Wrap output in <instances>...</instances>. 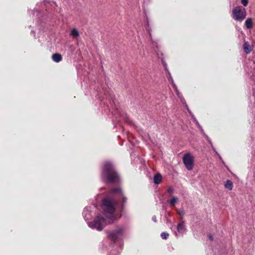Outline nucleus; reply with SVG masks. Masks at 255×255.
<instances>
[{"label":"nucleus","instance_id":"nucleus-1","mask_svg":"<svg viewBox=\"0 0 255 255\" xmlns=\"http://www.w3.org/2000/svg\"><path fill=\"white\" fill-rule=\"evenodd\" d=\"M110 193L113 197H105L102 200V208L104 211L105 218L101 215L97 216L93 222H88V225L90 228L101 231L104 229L106 225L112 224L116 220L114 212L116 204L114 196L116 194L119 197L123 198V204L127 202V198L124 196L121 189L115 188L112 189Z\"/></svg>","mask_w":255,"mask_h":255},{"label":"nucleus","instance_id":"nucleus-2","mask_svg":"<svg viewBox=\"0 0 255 255\" xmlns=\"http://www.w3.org/2000/svg\"><path fill=\"white\" fill-rule=\"evenodd\" d=\"M102 179L103 181L109 183H114L118 181L119 176L113 165L107 163L105 164L102 172Z\"/></svg>","mask_w":255,"mask_h":255},{"label":"nucleus","instance_id":"nucleus-3","mask_svg":"<svg viewBox=\"0 0 255 255\" xmlns=\"http://www.w3.org/2000/svg\"><path fill=\"white\" fill-rule=\"evenodd\" d=\"M232 15L234 19L241 22L246 18L247 11L245 8L237 6L233 9Z\"/></svg>","mask_w":255,"mask_h":255},{"label":"nucleus","instance_id":"nucleus-4","mask_svg":"<svg viewBox=\"0 0 255 255\" xmlns=\"http://www.w3.org/2000/svg\"><path fill=\"white\" fill-rule=\"evenodd\" d=\"M123 231L121 228L118 229L115 231L111 232L110 235V238L113 241H116L122 234Z\"/></svg>","mask_w":255,"mask_h":255},{"label":"nucleus","instance_id":"nucleus-5","mask_svg":"<svg viewBox=\"0 0 255 255\" xmlns=\"http://www.w3.org/2000/svg\"><path fill=\"white\" fill-rule=\"evenodd\" d=\"M253 49V45L250 44L248 42L245 41L243 45V49L244 52L247 54H250Z\"/></svg>","mask_w":255,"mask_h":255},{"label":"nucleus","instance_id":"nucleus-6","mask_svg":"<svg viewBox=\"0 0 255 255\" xmlns=\"http://www.w3.org/2000/svg\"><path fill=\"white\" fill-rule=\"evenodd\" d=\"M185 166L188 170H191L193 169L194 165V160H183Z\"/></svg>","mask_w":255,"mask_h":255},{"label":"nucleus","instance_id":"nucleus-7","mask_svg":"<svg viewBox=\"0 0 255 255\" xmlns=\"http://www.w3.org/2000/svg\"><path fill=\"white\" fill-rule=\"evenodd\" d=\"M162 175L160 173H157L153 177V182L155 184H159L162 181Z\"/></svg>","mask_w":255,"mask_h":255},{"label":"nucleus","instance_id":"nucleus-8","mask_svg":"<svg viewBox=\"0 0 255 255\" xmlns=\"http://www.w3.org/2000/svg\"><path fill=\"white\" fill-rule=\"evenodd\" d=\"M245 24L247 29H252L253 27V19L252 18H247L245 22Z\"/></svg>","mask_w":255,"mask_h":255},{"label":"nucleus","instance_id":"nucleus-9","mask_svg":"<svg viewBox=\"0 0 255 255\" xmlns=\"http://www.w3.org/2000/svg\"><path fill=\"white\" fill-rule=\"evenodd\" d=\"M177 231L180 234H183L185 232V227L183 222H181L178 225Z\"/></svg>","mask_w":255,"mask_h":255},{"label":"nucleus","instance_id":"nucleus-10","mask_svg":"<svg viewBox=\"0 0 255 255\" xmlns=\"http://www.w3.org/2000/svg\"><path fill=\"white\" fill-rule=\"evenodd\" d=\"M52 60L55 62H59L62 60V56L59 53L54 54L52 56Z\"/></svg>","mask_w":255,"mask_h":255},{"label":"nucleus","instance_id":"nucleus-11","mask_svg":"<svg viewBox=\"0 0 255 255\" xmlns=\"http://www.w3.org/2000/svg\"><path fill=\"white\" fill-rule=\"evenodd\" d=\"M225 187L229 190H232L233 187V182L230 180H227L225 184Z\"/></svg>","mask_w":255,"mask_h":255},{"label":"nucleus","instance_id":"nucleus-12","mask_svg":"<svg viewBox=\"0 0 255 255\" xmlns=\"http://www.w3.org/2000/svg\"><path fill=\"white\" fill-rule=\"evenodd\" d=\"M178 201V199L177 197L173 196L172 198L169 200L168 202L170 204V205L174 206L176 203Z\"/></svg>","mask_w":255,"mask_h":255},{"label":"nucleus","instance_id":"nucleus-13","mask_svg":"<svg viewBox=\"0 0 255 255\" xmlns=\"http://www.w3.org/2000/svg\"><path fill=\"white\" fill-rule=\"evenodd\" d=\"M89 207H86L84 209L83 213V215L85 218V220H88L89 217L88 215L90 214Z\"/></svg>","mask_w":255,"mask_h":255},{"label":"nucleus","instance_id":"nucleus-14","mask_svg":"<svg viewBox=\"0 0 255 255\" xmlns=\"http://www.w3.org/2000/svg\"><path fill=\"white\" fill-rule=\"evenodd\" d=\"M70 35L73 38H77L79 36V33L76 29L74 28L71 30Z\"/></svg>","mask_w":255,"mask_h":255},{"label":"nucleus","instance_id":"nucleus-15","mask_svg":"<svg viewBox=\"0 0 255 255\" xmlns=\"http://www.w3.org/2000/svg\"><path fill=\"white\" fill-rule=\"evenodd\" d=\"M194 157L192 156V155L190 153L188 152L185 153L182 159L185 160V159H193Z\"/></svg>","mask_w":255,"mask_h":255},{"label":"nucleus","instance_id":"nucleus-16","mask_svg":"<svg viewBox=\"0 0 255 255\" xmlns=\"http://www.w3.org/2000/svg\"><path fill=\"white\" fill-rule=\"evenodd\" d=\"M168 236L169 234L167 233L163 232L161 234V237L163 239H166Z\"/></svg>","mask_w":255,"mask_h":255},{"label":"nucleus","instance_id":"nucleus-17","mask_svg":"<svg viewBox=\"0 0 255 255\" xmlns=\"http://www.w3.org/2000/svg\"><path fill=\"white\" fill-rule=\"evenodd\" d=\"M248 0H241V3L244 6H246L248 4Z\"/></svg>","mask_w":255,"mask_h":255},{"label":"nucleus","instance_id":"nucleus-18","mask_svg":"<svg viewBox=\"0 0 255 255\" xmlns=\"http://www.w3.org/2000/svg\"><path fill=\"white\" fill-rule=\"evenodd\" d=\"M173 191H174V189L172 187H169L168 189H167V192L169 194H171L173 192Z\"/></svg>","mask_w":255,"mask_h":255},{"label":"nucleus","instance_id":"nucleus-19","mask_svg":"<svg viewBox=\"0 0 255 255\" xmlns=\"http://www.w3.org/2000/svg\"><path fill=\"white\" fill-rule=\"evenodd\" d=\"M152 220L154 222H156V217H155V216H154L152 218Z\"/></svg>","mask_w":255,"mask_h":255},{"label":"nucleus","instance_id":"nucleus-20","mask_svg":"<svg viewBox=\"0 0 255 255\" xmlns=\"http://www.w3.org/2000/svg\"><path fill=\"white\" fill-rule=\"evenodd\" d=\"M178 213H179V214L180 215H181H181H183V214H184V213H183V211L179 212H178Z\"/></svg>","mask_w":255,"mask_h":255},{"label":"nucleus","instance_id":"nucleus-21","mask_svg":"<svg viewBox=\"0 0 255 255\" xmlns=\"http://www.w3.org/2000/svg\"><path fill=\"white\" fill-rule=\"evenodd\" d=\"M209 238L211 240H213V237L211 235H209Z\"/></svg>","mask_w":255,"mask_h":255}]
</instances>
